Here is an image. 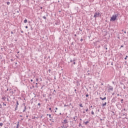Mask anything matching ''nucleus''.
Here are the masks:
<instances>
[{"instance_id": "nucleus-1", "label": "nucleus", "mask_w": 128, "mask_h": 128, "mask_svg": "<svg viewBox=\"0 0 128 128\" xmlns=\"http://www.w3.org/2000/svg\"><path fill=\"white\" fill-rule=\"evenodd\" d=\"M118 14H115L113 15L110 18V20H112V22H114V20H116V18H118Z\"/></svg>"}, {"instance_id": "nucleus-2", "label": "nucleus", "mask_w": 128, "mask_h": 128, "mask_svg": "<svg viewBox=\"0 0 128 128\" xmlns=\"http://www.w3.org/2000/svg\"><path fill=\"white\" fill-rule=\"evenodd\" d=\"M100 16V14L98 12H96L94 14V18H98Z\"/></svg>"}, {"instance_id": "nucleus-3", "label": "nucleus", "mask_w": 128, "mask_h": 128, "mask_svg": "<svg viewBox=\"0 0 128 128\" xmlns=\"http://www.w3.org/2000/svg\"><path fill=\"white\" fill-rule=\"evenodd\" d=\"M114 90V88L112 86H110L108 88L109 90Z\"/></svg>"}, {"instance_id": "nucleus-4", "label": "nucleus", "mask_w": 128, "mask_h": 128, "mask_svg": "<svg viewBox=\"0 0 128 128\" xmlns=\"http://www.w3.org/2000/svg\"><path fill=\"white\" fill-rule=\"evenodd\" d=\"M106 106V102L102 103V106Z\"/></svg>"}, {"instance_id": "nucleus-5", "label": "nucleus", "mask_w": 128, "mask_h": 128, "mask_svg": "<svg viewBox=\"0 0 128 128\" xmlns=\"http://www.w3.org/2000/svg\"><path fill=\"white\" fill-rule=\"evenodd\" d=\"M76 118H78L76 116H75L74 118V122H76Z\"/></svg>"}, {"instance_id": "nucleus-6", "label": "nucleus", "mask_w": 128, "mask_h": 128, "mask_svg": "<svg viewBox=\"0 0 128 128\" xmlns=\"http://www.w3.org/2000/svg\"><path fill=\"white\" fill-rule=\"evenodd\" d=\"M64 124H68V120H64V122H63Z\"/></svg>"}, {"instance_id": "nucleus-7", "label": "nucleus", "mask_w": 128, "mask_h": 128, "mask_svg": "<svg viewBox=\"0 0 128 128\" xmlns=\"http://www.w3.org/2000/svg\"><path fill=\"white\" fill-rule=\"evenodd\" d=\"M26 22H28V20L26 19V20H24V24H26Z\"/></svg>"}, {"instance_id": "nucleus-8", "label": "nucleus", "mask_w": 128, "mask_h": 128, "mask_svg": "<svg viewBox=\"0 0 128 128\" xmlns=\"http://www.w3.org/2000/svg\"><path fill=\"white\" fill-rule=\"evenodd\" d=\"M18 105H16V108H15V110H18Z\"/></svg>"}, {"instance_id": "nucleus-9", "label": "nucleus", "mask_w": 128, "mask_h": 128, "mask_svg": "<svg viewBox=\"0 0 128 128\" xmlns=\"http://www.w3.org/2000/svg\"><path fill=\"white\" fill-rule=\"evenodd\" d=\"M104 48H105L106 50H108V48H106V45H105L104 46Z\"/></svg>"}, {"instance_id": "nucleus-10", "label": "nucleus", "mask_w": 128, "mask_h": 128, "mask_svg": "<svg viewBox=\"0 0 128 128\" xmlns=\"http://www.w3.org/2000/svg\"><path fill=\"white\" fill-rule=\"evenodd\" d=\"M100 100H104V98H102V97H100Z\"/></svg>"}, {"instance_id": "nucleus-11", "label": "nucleus", "mask_w": 128, "mask_h": 128, "mask_svg": "<svg viewBox=\"0 0 128 128\" xmlns=\"http://www.w3.org/2000/svg\"><path fill=\"white\" fill-rule=\"evenodd\" d=\"M26 110V106H25L24 107V110H23V112H24Z\"/></svg>"}, {"instance_id": "nucleus-12", "label": "nucleus", "mask_w": 128, "mask_h": 128, "mask_svg": "<svg viewBox=\"0 0 128 128\" xmlns=\"http://www.w3.org/2000/svg\"><path fill=\"white\" fill-rule=\"evenodd\" d=\"M43 18H44V20H46V16H44Z\"/></svg>"}, {"instance_id": "nucleus-13", "label": "nucleus", "mask_w": 128, "mask_h": 128, "mask_svg": "<svg viewBox=\"0 0 128 128\" xmlns=\"http://www.w3.org/2000/svg\"><path fill=\"white\" fill-rule=\"evenodd\" d=\"M80 106L81 108H82V104H80Z\"/></svg>"}, {"instance_id": "nucleus-14", "label": "nucleus", "mask_w": 128, "mask_h": 128, "mask_svg": "<svg viewBox=\"0 0 128 128\" xmlns=\"http://www.w3.org/2000/svg\"><path fill=\"white\" fill-rule=\"evenodd\" d=\"M88 124V121H86V122H85V124Z\"/></svg>"}, {"instance_id": "nucleus-15", "label": "nucleus", "mask_w": 128, "mask_h": 128, "mask_svg": "<svg viewBox=\"0 0 128 128\" xmlns=\"http://www.w3.org/2000/svg\"><path fill=\"white\" fill-rule=\"evenodd\" d=\"M20 125V124H18H18H17V126H16V128H18V126Z\"/></svg>"}, {"instance_id": "nucleus-16", "label": "nucleus", "mask_w": 128, "mask_h": 128, "mask_svg": "<svg viewBox=\"0 0 128 128\" xmlns=\"http://www.w3.org/2000/svg\"><path fill=\"white\" fill-rule=\"evenodd\" d=\"M92 114H94V111H92Z\"/></svg>"}, {"instance_id": "nucleus-17", "label": "nucleus", "mask_w": 128, "mask_h": 128, "mask_svg": "<svg viewBox=\"0 0 128 128\" xmlns=\"http://www.w3.org/2000/svg\"><path fill=\"white\" fill-rule=\"evenodd\" d=\"M10 2H7V4H8V6L10 5Z\"/></svg>"}, {"instance_id": "nucleus-18", "label": "nucleus", "mask_w": 128, "mask_h": 128, "mask_svg": "<svg viewBox=\"0 0 128 128\" xmlns=\"http://www.w3.org/2000/svg\"><path fill=\"white\" fill-rule=\"evenodd\" d=\"M16 106H18V101H16Z\"/></svg>"}, {"instance_id": "nucleus-19", "label": "nucleus", "mask_w": 128, "mask_h": 128, "mask_svg": "<svg viewBox=\"0 0 128 128\" xmlns=\"http://www.w3.org/2000/svg\"><path fill=\"white\" fill-rule=\"evenodd\" d=\"M2 123H0V126H2Z\"/></svg>"}, {"instance_id": "nucleus-20", "label": "nucleus", "mask_w": 128, "mask_h": 128, "mask_svg": "<svg viewBox=\"0 0 128 128\" xmlns=\"http://www.w3.org/2000/svg\"><path fill=\"white\" fill-rule=\"evenodd\" d=\"M2 100H6V98L4 97L2 98Z\"/></svg>"}, {"instance_id": "nucleus-21", "label": "nucleus", "mask_w": 128, "mask_h": 128, "mask_svg": "<svg viewBox=\"0 0 128 128\" xmlns=\"http://www.w3.org/2000/svg\"><path fill=\"white\" fill-rule=\"evenodd\" d=\"M103 98H104V100H106V97H104Z\"/></svg>"}, {"instance_id": "nucleus-22", "label": "nucleus", "mask_w": 128, "mask_h": 128, "mask_svg": "<svg viewBox=\"0 0 128 128\" xmlns=\"http://www.w3.org/2000/svg\"><path fill=\"white\" fill-rule=\"evenodd\" d=\"M122 102H124V100H123V99H122V100H121V102H122Z\"/></svg>"}, {"instance_id": "nucleus-23", "label": "nucleus", "mask_w": 128, "mask_h": 128, "mask_svg": "<svg viewBox=\"0 0 128 128\" xmlns=\"http://www.w3.org/2000/svg\"><path fill=\"white\" fill-rule=\"evenodd\" d=\"M48 116L50 118H52V115H50V114H48Z\"/></svg>"}, {"instance_id": "nucleus-24", "label": "nucleus", "mask_w": 128, "mask_h": 128, "mask_svg": "<svg viewBox=\"0 0 128 128\" xmlns=\"http://www.w3.org/2000/svg\"><path fill=\"white\" fill-rule=\"evenodd\" d=\"M61 128H64V125H62V126H61Z\"/></svg>"}, {"instance_id": "nucleus-25", "label": "nucleus", "mask_w": 128, "mask_h": 128, "mask_svg": "<svg viewBox=\"0 0 128 128\" xmlns=\"http://www.w3.org/2000/svg\"><path fill=\"white\" fill-rule=\"evenodd\" d=\"M74 64H76V62H74Z\"/></svg>"}, {"instance_id": "nucleus-26", "label": "nucleus", "mask_w": 128, "mask_h": 128, "mask_svg": "<svg viewBox=\"0 0 128 128\" xmlns=\"http://www.w3.org/2000/svg\"><path fill=\"white\" fill-rule=\"evenodd\" d=\"M111 64L112 66H113L114 65V63L112 62H111Z\"/></svg>"}, {"instance_id": "nucleus-27", "label": "nucleus", "mask_w": 128, "mask_h": 128, "mask_svg": "<svg viewBox=\"0 0 128 128\" xmlns=\"http://www.w3.org/2000/svg\"><path fill=\"white\" fill-rule=\"evenodd\" d=\"M88 108L86 109V112H88Z\"/></svg>"}, {"instance_id": "nucleus-28", "label": "nucleus", "mask_w": 128, "mask_h": 128, "mask_svg": "<svg viewBox=\"0 0 128 128\" xmlns=\"http://www.w3.org/2000/svg\"><path fill=\"white\" fill-rule=\"evenodd\" d=\"M120 47H121V48H124V45H122V46H120Z\"/></svg>"}, {"instance_id": "nucleus-29", "label": "nucleus", "mask_w": 128, "mask_h": 128, "mask_svg": "<svg viewBox=\"0 0 128 128\" xmlns=\"http://www.w3.org/2000/svg\"><path fill=\"white\" fill-rule=\"evenodd\" d=\"M4 106H6V104H5L4 103L3 104Z\"/></svg>"}, {"instance_id": "nucleus-30", "label": "nucleus", "mask_w": 128, "mask_h": 128, "mask_svg": "<svg viewBox=\"0 0 128 128\" xmlns=\"http://www.w3.org/2000/svg\"><path fill=\"white\" fill-rule=\"evenodd\" d=\"M82 40H83L82 38H81L80 39V42H82Z\"/></svg>"}, {"instance_id": "nucleus-31", "label": "nucleus", "mask_w": 128, "mask_h": 128, "mask_svg": "<svg viewBox=\"0 0 128 128\" xmlns=\"http://www.w3.org/2000/svg\"><path fill=\"white\" fill-rule=\"evenodd\" d=\"M88 94H87L86 95V97L88 98Z\"/></svg>"}, {"instance_id": "nucleus-32", "label": "nucleus", "mask_w": 128, "mask_h": 128, "mask_svg": "<svg viewBox=\"0 0 128 128\" xmlns=\"http://www.w3.org/2000/svg\"><path fill=\"white\" fill-rule=\"evenodd\" d=\"M90 73H88V76H90Z\"/></svg>"}, {"instance_id": "nucleus-33", "label": "nucleus", "mask_w": 128, "mask_h": 128, "mask_svg": "<svg viewBox=\"0 0 128 128\" xmlns=\"http://www.w3.org/2000/svg\"><path fill=\"white\" fill-rule=\"evenodd\" d=\"M38 106H40V103H38Z\"/></svg>"}, {"instance_id": "nucleus-34", "label": "nucleus", "mask_w": 128, "mask_h": 128, "mask_svg": "<svg viewBox=\"0 0 128 128\" xmlns=\"http://www.w3.org/2000/svg\"><path fill=\"white\" fill-rule=\"evenodd\" d=\"M2 108V105L0 104V108Z\"/></svg>"}, {"instance_id": "nucleus-35", "label": "nucleus", "mask_w": 128, "mask_h": 128, "mask_svg": "<svg viewBox=\"0 0 128 128\" xmlns=\"http://www.w3.org/2000/svg\"><path fill=\"white\" fill-rule=\"evenodd\" d=\"M28 28V26H26V28Z\"/></svg>"}, {"instance_id": "nucleus-36", "label": "nucleus", "mask_w": 128, "mask_h": 128, "mask_svg": "<svg viewBox=\"0 0 128 128\" xmlns=\"http://www.w3.org/2000/svg\"><path fill=\"white\" fill-rule=\"evenodd\" d=\"M124 34H126V31H124Z\"/></svg>"}, {"instance_id": "nucleus-37", "label": "nucleus", "mask_w": 128, "mask_h": 128, "mask_svg": "<svg viewBox=\"0 0 128 128\" xmlns=\"http://www.w3.org/2000/svg\"><path fill=\"white\" fill-rule=\"evenodd\" d=\"M50 110H52V108H49Z\"/></svg>"}, {"instance_id": "nucleus-38", "label": "nucleus", "mask_w": 128, "mask_h": 128, "mask_svg": "<svg viewBox=\"0 0 128 128\" xmlns=\"http://www.w3.org/2000/svg\"><path fill=\"white\" fill-rule=\"evenodd\" d=\"M64 106H68L64 104Z\"/></svg>"}, {"instance_id": "nucleus-39", "label": "nucleus", "mask_w": 128, "mask_h": 128, "mask_svg": "<svg viewBox=\"0 0 128 128\" xmlns=\"http://www.w3.org/2000/svg\"><path fill=\"white\" fill-rule=\"evenodd\" d=\"M11 34H14V32H11Z\"/></svg>"}, {"instance_id": "nucleus-40", "label": "nucleus", "mask_w": 128, "mask_h": 128, "mask_svg": "<svg viewBox=\"0 0 128 128\" xmlns=\"http://www.w3.org/2000/svg\"><path fill=\"white\" fill-rule=\"evenodd\" d=\"M32 81H33L32 79V80H30V82H32Z\"/></svg>"}, {"instance_id": "nucleus-41", "label": "nucleus", "mask_w": 128, "mask_h": 128, "mask_svg": "<svg viewBox=\"0 0 128 128\" xmlns=\"http://www.w3.org/2000/svg\"><path fill=\"white\" fill-rule=\"evenodd\" d=\"M48 72H50V70H48Z\"/></svg>"}, {"instance_id": "nucleus-42", "label": "nucleus", "mask_w": 128, "mask_h": 128, "mask_svg": "<svg viewBox=\"0 0 128 128\" xmlns=\"http://www.w3.org/2000/svg\"><path fill=\"white\" fill-rule=\"evenodd\" d=\"M126 58H127L126 57V58H124V60H126Z\"/></svg>"}, {"instance_id": "nucleus-43", "label": "nucleus", "mask_w": 128, "mask_h": 128, "mask_svg": "<svg viewBox=\"0 0 128 128\" xmlns=\"http://www.w3.org/2000/svg\"><path fill=\"white\" fill-rule=\"evenodd\" d=\"M118 96H120V94H118V95H117Z\"/></svg>"}, {"instance_id": "nucleus-44", "label": "nucleus", "mask_w": 128, "mask_h": 128, "mask_svg": "<svg viewBox=\"0 0 128 128\" xmlns=\"http://www.w3.org/2000/svg\"><path fill=\"white\" fill-rule=\"evenodd\" d=\"M56 110H58V108H56Z\"/></svg>"}, {"instance_id": "nucleus-45", "label": "nucleus", "mask_w": 128, "mask_h": 128, "mask_svg": "<svg viewBox=\"0 0 128 128\" xmlns=\"http://www.w3.org/2000/svg\"><path fill=\"white\" fill-rule=\"evenodd\" d=\"M126 58H128V56H126Z\"/></svg>"}, {"instance_id": "nucleus-46", "label": "nucleus", "mask_w": 128, "mask_h": 128, "mask_svg": "<svg viewBox=\"0 0 128 128\" xmlns=\"http://www.w3.org/2000/svg\"><path fill=\"white\" fill-rule=\"evenodd\" d=\"M74 91H75V92H76V90H75Z\"/></svg>"}, {"instance_id": "nucleus-47", "label": "nucleus", "mask_w": 128, "mask_h": 128, "mask_svg": "<svg viewBox=\"0 0 128 128\" xmlns=\"http://www.w3.org/2000/svg\"><path fill=\"white\" fill-rule=\"evenodd\" d=\"M84 112H86L84 111Z\"/></svg>"}, {"instance_id": "nucleus-48", "label": "nucleus", "mask_w": 128, "mask_h": 128, "mask_svg": "<svg viewBox=\"0 0 128 128\" xmlns=\"http://www.w3.org/2000/svg\"><path fill=\"white\" fill-rule=\"evenodd\" d=\"M90 108H92V106H91Z\"/></svg>"}, {"instance_id": "nucleus-49", "label": "nucleus", "mask_w": 128, "mask_h": 128, "mask_svg": "<svg viewBox=\"0 0 128 128\" xmlns=\"http://www.w3.org/2000/svg\"><path fill=\"white\" fill-rule=\"evenodd\" d=\"M34 118H36V116L34 117Z\"/></svg>"}, {"instance_id": "nucleus-50", "label": "nucleus", "mask_w": 128, "mask_h": 128, "mask_svg": "<svg viewBox=\"0 0 128 128\" xmlns=\"http://www.w3.org/2000/svg\"><path fill=\"white\" fill-rule=\"evenodd\" d=\"M70 62H72V60H70Z\"/></svg>"}, {"instance_id": "nucleus-51", "label": "nucleus", "mask_w": 128, "mask_h": 128, "mask_svg": "<svg viewBox=\"0 0 128 128\" xmlns=\"http://www.w3.org/2000/svg\"><path fill=\"white\" fill-rule=\"evenodd\" d=\"M17 12H18V11Z\"/></svg>"}, {"instance_id": "nucleus-52", "label": "nucleus", "mask_w": 128, "mask_h": 128, "mask_svg": "<svg viewBox=\"0 0 128 128\" xmlns=\"http://www.w3.org/2000/svg\"><path fill=\"white\" fill-rule=\"evenodd\" d=\"M18 53H19V52H18Z\"/></svg>"}]
</instances>
